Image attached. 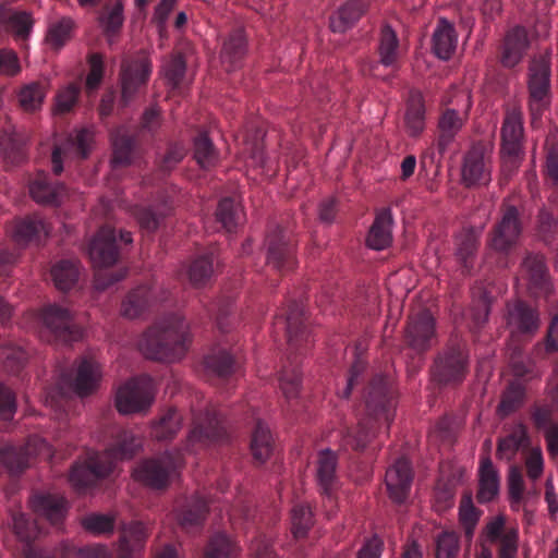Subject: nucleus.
Segmentation results:
<instances>
[{
	"label": "nucleus",
	"instance_id": "nucleus-57",
	"mask_svg": "<svg viewBox=\"0 0 558 558\" xmlns=\"http://www.w3.org/2000/svg\"><path fill=\"white\" fill-rule=\"evenodd\" d=\"M194 158L204 169L214 166L218 159L214 144L206 133H201L194 140Z\"/></svg>",
	"mask_w": 558,
	"mask_h": 558
},
{
	"label": "nucleus",
	"instance_id": "nucleus-2",
	"mask_svg": "<svg viewBox=\"0 0 558 558\" xmlns=\"http://www.w3.org/2000/svg\"><path fill=\"white\" fill-rule=\"evenodd\" d=\"M191 326L181 314H169L149 327L138 341L147 359L172 363L180 361L192 343Z\"/></svg>",
	"mask_w": 558,
	"mask_h": 558
},
{
	"label": "nucleus",
	"instance_id": "nucleus-43",
	"mask_svg": "<svg viewBox=\"0 0 558 558\" xmlns=\"http://www.w3.org/2000/svg\"><path fill=\"white\" fill-rule=\"evenodd\" d=\"M251 452L255 461L264 463L267 461L274 449V439L269 427L262 421H257L252 433Z\"/></svg>",
	"mask_w": 558,
	"mask_h": 558
},
{
	"label": "nucleus",
	"instance_id": "nucleus-20",
	"mask_svg": "<svg viewBox=\"0 0 558 558\" xmlns=\"http://www.w3.org/2000/svg\"><path fill=\"white\" fill-rule=\"evenodd\" d=\"M413 483V469L409 460L399 458L391 464L385 475L389 498L396 504H403L409 497Z\"/></svg>",
	"mask_w": 558,
	"mask_h": 558
},
{
	"label": "nucleus",
	"instance_id": "nucleus-36",
	"mask_svg": "<svg viewBox=\"0 0 558 558\" xmlns=\"http://www.w3.org/2000/svg\"><path fill=\"white\" fill-rule=\"evenodd\" d=\"M156 298L153 289L147 286H140L131 290L121 305L123 317L134 319L141 317L155 303Z\"/></svg>",
	"mask_w": 558,
	"mask_h": 558
},
{
	"label": "nucleus",
	"instance_id": "nucleus-33",
	"mask_svg": "<svg viewBox=\"0 0 558 558\" xmlns=\"http://www.w3.org/2000/svg\"><path fill=\"white\" fill-rule=\"evenodd\" d=\"M247 51V41L242 28L232 31L225 39L220 52L222 63L227 71H233L242 64Z\"/></svg>",
	"mask_w": 558,
	"mask_h": 558
},
{
	"label": "nucleus",
	"instance_id": "nucleus-35",
	"mask_svg": "<svg viewBox=\"0 0 558 558\" xmlns=\"http://www.w3.org/2000/svg\"><path fill=\"white\" fill-rule=\"evenodd\" d=\"M368 0H348L330 16V28L333 33H344L351 28L365 13Z\"/></svg>",
	"mask_w": 558,
	"mask_h": 558
},
{
	"label": "nucleus",
	"instance_id": "nucleus-62",
	"mask_svg": "<svg viewBox=\"0 0 558 558\" xmlns=\"http://www.w3.org/2000/svg\"><path fill=\"white\" fill-rule=\"evenodd\" d=\"M80 92L81 87L75 83L62 87L56 95L53 112L64 114L71 111L78 99Z\"/></svg>",
	"mask_w": 558,
	"mask_h": 558
},
{
	"label": "nucleus",
	"instance_id": "nucleus-39",
	"mask_svg": "<svg viewBox=\"0 0 558 558\" xmlns=\"http://www.w3.org/2000/svg\"><path fill=\"white\" fill-rule=\"evenodd\" d=\"M48 94V83L34 81L24 84L17 92L20 107L26 112H36L41 109Z\"/></svg>",
	"mask_w": 558,
	"mask_h": 558
},
{
	"label": "nucleus",
	"instance_id": "nucleus-58",
	"mask_svg": "<svg viewBox=\"0 0 558 558\" xmlns=\"http://www.w3.org/2000/svg\"><path fill=\"white\" fill-rule=\"evenodd\" d=\"M522 267L529 274L532 284L548 290L546 265L542 255L527 254L522 262Z\"/></svg>",
	"mask_w": 558,
	"mask_h": 558
},
{
	"label": "nucleus",
	"instance_id": "nucleus-53",
	"mask_svg": "<svg viewBox=\"0 0 558 558\" xmlns=\"http://www.w3.org/2000/svg\"><path fill=\"white\" fill-rule=\"evenodd\" d=\"M480 517L481 512L475 508L472 495L464 494L459 506V522L464 529L466 537H473Z\"/></svg>",
	"mask_w": 558,
	"mask_h": 558
},
{
	"label": "nucleus",
	"instance_id": "nucleus-64",
	"mask_svg": "<svg viewBox=\"0 0 558 558\" xmlns=\"http://www.w3.org/2000/svg\"><path fill=\"white\" fill-rule=\"evenodd\" d=\"M62 558H111V555L105 545H93L83 548L65 545L62 549Z\"/></svg>",
	"mask_w": 558,
	"mask_h": 558
},
{
	"label": "nucleus",
	"instance_id": "nucleus-41",
	"mask_svg": "<svg viewBox=\"0 0 558 558\" xmlns=\"http://www.w3.org/2000/svg\"><path fill=\"white\" fill-rule=\"evenodd\" d=\"M480 232L469 228L460 232L456 239V255L464 269L470 272L478 247Z\"/></svg>",
	"mask_w": 558,
	"mask_h": 558
},
{
	"label": "nucleus",
	"instance_id": "nucleus-14",
	"mask_svg": "<svg viewBox=\"0 0 558 558\" xmlns=\"http://www.w3.org/2000/svg\"><path fill=\"white\" fill-rule=\"evenodd\" d=\"M44 326L63 342L77 341L82 338V329L74 324L72 313L60 305L49 304L40 312Z\"/></svg>",
	"mask_w": 558,
	"mask_h": 558
},
{
	"label": "nucleus",
	"instance_id": "nucleus-12",
	"mask_svg": "<svg viewBox=\"0 0 558 558\" xmlns=\"http://www.w3.org/2000/svg\"><path fill=\"white\" fill-rule=\"evenodd\" d=\"M95 144L94 128H82L70 134L52 151V171L59 175L63 171V159H86Z\"/></svg>",
	"mask_w": 558,
	"mask_h": 558
},
{
	"label": "nucleus",
	"instance_id": "nucleus-8",
	"mask_svg": "<svg viewBox=\"0 0 558 558\" xmlns=\"http://www.w3.org/2000/svg\"><path fill=\"white\" fill-rule=\"evenodd\" d=\"M551 70L548 59H533L529 66V106L533 117L541 116L551 101Z\"/></svg>",
	"mask_w": 558,
	"mask_h": 558
},
{
	"label": "nucleus",
	"instance_id": "nucleus-60",
	"mask_svg": "<svg viewBox=\"0 0 558 558\" xmlns=\"http://www.w3.org/2000/svg\"><path fill=\"white\" fill-rule=\"evenodd\" d=\"M292 533L294 537H304L313 525V512L306 505H296L291 511Z\"/></svg>",
	"mask_w": 558,
	"mask_h": 558
},
{
	"label": "nucleus",
	"instance_id": "nucleus-46",
	"mask_svg": "<svg viewBox=\"0 0 558 558\" xmlns=\"http://www.w3.org/2000/svg\"><path fill=\"white\" fill-rule=\"evenodd\" d=\"M214 274V255L207 253L192 260L187 268L190 283L194 288L204 287Z\"/></svg>",
	"mask_w": 558,
	"mask_h": 558
},
{
	"label": "nucleus",
	"instance_id": "nucleus-55",
	"mask_svg": "<svg viewBox=\"0 0 558 558\" xmlns=\"http://www.w3.org/2000/svg\"><path fill=\"white\" fill-rule=\"evenodd\" d=\"M241 211L232 198L226 197L219 202L216 217L228 232H232L241 221Z\"/></svg>",
	"mask_w": 558,
	"mask_h": 558
},
{
	"label": "nucleus",
	"instance_id": "nucleus-30",
	"mask_svg": "<svg viewBox=\"0 0 558 558\" xmlns=\"http://www.w3.org/2000/svg\"><path fill=\"white\" fill-rule=\"evenodd\" d=\"M392 225L393 218L390 208H381L377 211L366 238L367 246L375 251L388 247L392 242Z\"/></svg>",
	"mask_w": 558,
	"mask_h": 558
},
{
	"label": "nucleus",
	"instance_id": "nucleus-19",
	"mask_svg": "<svg viewBox=\"0 0 558 558\" xmlns=\"http://www.w3.org/2000/svg\"><path fill=\"white\" fill-rule=\"evenodd\" d=\"M151 73V63L146 57H140L135 60L123 62L120 81L121 98L123 104L129 105L140 87L149 78Z\"/></svg>",
	"mask_w": 558,
	"mask_h": 558
},
{
	"label": "nucleus",
	"instance_id": "nucleus-26",
	"mask_svg": "<svg viewBox=\"0 0 558 558\" xmlns=\"http://www.w3.org/2000/svg\"><path fill=\"white\" fill-rule=\"evenodd\" d=\"M304 308L300 303H292L286 315L276 316L275 325L286 330L288 342L296 348L302 341H308L310 332L305 324Z\"/></svg>",
	"mask_w": 558,
	"mask_h": 558
},
{
	"label": "nucleus",
	"instance_id": "nucleus-51",
	"mask_svg": "<svg viewBox=\"0 0 558 558\" xmlns=\"http://www.w3.org/2000/svg\"><path fill=\"white\" fill-rule=\"evenodd\" d=\"M525 387L517 381L509 384L501 396V400L497 408V413L501 417H506L518 410L524 402Z\"/></svg>",
	"mask_w": 558,
	"mask_h": 558
},
{
	"label": "nucleus",
	"instance_id": "nucleus-54",
	"mask_svg": "<svg viewBox=\"0 0 558 558\" xmlns=\"http://www.w3.org/2000/svg\"><path fill=\"white\" fill-rule=\"evenodd\" d=\"M169 206L165 203L162 208L153 209L151 207L135 206L133 216L136 218L141 229L147 232H154L159 227L161 219L167 215Z\"/></svg>",
	"mask_w": 558,
	"mask_h": 558
},
{
	"label": "nucleus",
	"instance_id": "nucleus-27",
	"mask_svg": "<svg viewBox=\"0 0 558 558\" xmlns=\"http://www.w3.org/2000/svg\"><path fill=\"white\" fill-rule=\"evenodd\" d=\"M507 310V325L512 333H533L538 329V313L526 303L517 301L508 304Z\"/></svg>",
	"mask_w": 558,
	"mask_h": 558
},
{
	"label": "nucleus",
	"instance_id": "nucleus-25",
	"mask_svg": "<svg viewBox=\"0 0 558 558\" xmlns=\"http://www.w3.org/2000/svg\"><path fill=\"white\" fill-rule=\"evenodd\" d=\"M29 506L33 511L51 524L57 525L63 521L68 512V501L59 494L35 493L29 498Z\"/></svg>",
	"mask_w": 558,
	"mask_h": 558
},
{
	"label": "nucleus",
	"instance_id": "nucleus-48",
	"mask_svg": "<svg viewBox=\"0 0 558 558\" xmlns=\"http://www.w3.org/2000/svg\"><path fill=\"white\" fill-rule=\"evenodd\" d=\"M209 509L208 501L196 496L193 497L186 507L178 515L179 522L185 530L202 525Z\"/></svg>",
	"mask_w": 558,
	"mask_h": 558
},
{
	"label": "nucleus",
	"instance_id": "nucleus-21",
	"mask_svg": "<svg viewBox=\"0 0 558 558\" xmlns=\"http://www.w3.org/2000/svg\"><path fill=\"white\" fill-rule=\"evenodd\" d=\"M101 377V367L97 362L88 359H82L77 365L75 378L72 380L68 373L61 372L60 384L62 386H71L77 396L85 397L97 389Z\"/></svg>",
	"mask_w": 558,
	"mask_h": 558
},
{
	"label": "nucleus",
	"instance_id": "nucleus-11",
	"mask_svg": "<svg viewBox=\"0 0 558 558\" xmlns=\"http://www.w3.org/2000/svg\"><path fill=\"white\" fill-rule=\"evenodd\" d=\"M44 456L51 458L50 445L40 437H31L25 446H4L0 448V464L12 475L22 473L29 466L31 458Z\"/></svg>",
	"mask_w": 558,
	"mask_h": 558
},
{
	"label": "nucleus",
	"instance_id": "nucleus-5",
	"mask_svg": "<svg viewBox=\"0 0 558 558\" xmlns=\"http://www.w3.org/2000/svg\"><path fill=\"white\" fill-rule=\"evenodd\" d=\"M523 113L519 108L506 112L501 126L502 172L511 175L520 166L523 155Z\"/></svg>",
	"mask_w": 558,
	"mask_h": 558
},
{
	"label": "nucleus",
	"instance_id": "nucleus-22",
	"mask_svg": "<svg viewBox=\"0 0 558 558\" xmlns=\"http://www.w3.org/2000/svg\"><path fill=\"white\" fill-rule=\"evenodd\" d=\"M461 180L468 187L487 184L492 180V166L483 149L472 147L463 157Z\"/></svg>",
	"mask_w": 558,
	"mask_h": 558
},
{
	"label": "nucleus",
	"instance_id": "nucleus-61",
	"mask_svg": "<svg viewBox=\"0 0 558 558\" xmlns=\"http://www.w3.org/2000/svg\"><path fill=\"white\" fill-rule=\"evenodd\" d=\"M116 518L111 514L92 513L82 519V526L94 535L112 533Z\"/></svg>",
	"mask_w": 558,
	"mask_h": 558
},
{
	"label": "nucleus",
	"instance_id": "nucleus-28",
	"mask_svg": "<svg viewBox=\"0 0 558 558\" xmlns=\"http://www.w3.org/2000/svg\"><path fill=\"white\" fill-rule=\"evenodd\" d=\"M34 26L32 14L0 5V33H12L16 40H26Z\"/></svg>",
	"mask_w": 558,
	"mask_h": 558
},
{
	"label": "nucleus",
	"instance_id": "nucleus-6",
	"mask_svg": "<svg viewBox=\"0 0 558 558\" xmlns=\"http://www.w3.org/2000/svg\"><path fill=\"white\" fill-rule=\"evenodd\" d=\"M155 393L151 377L148 375L132 377L117 390V410L124 415L145 412L151 407Z\"/></svg>",
	"mask_w": 558,
	"mask_h": 558
},
{
	"label": "nucleus",
	"instance_id": "nucleus-23",
	"mask_svg": "<svg viewBox=\"0 0 558 558\" xmlns=\"http://www.w3.org/2000/svg\"><path fill=\"white\" fill-rule=\"evenodd\" d=\"M529 47L530 39L526 28L519 25L510 28L501 45V65L507 69L518 65L523 60Z\"/></svg>",
	"mask_w": 558,
	"mask_h": 558
},
{
	"label": "nucleus",
	"instance_id": "nucleus-63",
	"mask_svg": "<svg viewBox=\"0 0 558 558\" xmlns=\"http://www.w3.org/2000/svg\"><path fill=\"white\" fill-rule=\"evenodd\" d=\"M124 21L123 3L117 0L111 8H106L99 16V23L105 33L114 34L122 26Z\"/></svg>",
	"mask_w": 558,
	"mask_h": 558
},
{
	"label": "nucleus",
	"instance_id": "nucleus-10",
	"mask_svg": "<svg viewBox=\"0 0 558 558\" xmlns=\"http://www.w3.org/2000/svg\"><path fill=\"white\" fill-rule=\"evenodd\" d=\"M500 213V219L490 233L488 244L492 250L507 254L519 242L522 221L518 207L512 204L504 202Z\"/></svg>",
	"mask_w": 558,
	"mask_h": 558
},
{
	"label": "nucleus",
	"instance_id": "nucleus-52",
	"mask_svg": "<svg viewBox=\"0 0 558 558\" xmlns=\"http://www.w3.org/2000/svg\"><path fill=\"white\" fill-rule=\"evenodd\" d=\"M74 27V21L71 17L63 16L52 22L48 26L46 41L54 49L62 48L71 37Z\"/></svg>",
	"mask_w": 558,
	"mask_h": 558
},
{
	"label": "nucleus",
	"instance_id": "nucleus-49",
	"mask_svg": "<svg viewBox=\"0 0 558 558\" xmlns=\"http://www.w3.org/2000/svg\"><path fill=\"white\" fill-rule=\"evenodd\" d=\"M182 427V415L177 409H169L158 422L153 425L151 435L157 440H170Z\"/></svg>",
	"mask_w": 558,
	"mask_h": 558
},
{
	"label": "nucleus",
	"instance_id": "nucleus-50",
	"mask_svg": "<svg viewBox=\"0 0 558 558\" xmlns=\"http://www.w3.org/2000/svg\"><path fill=\"white\" fill-rule=\"evenodd\" d=\"M78 264L71 260H61L51 268L54 286L60 291H69L78 279Z\"/></svg>",
	"mask_w": 558,
	"mask_h": 558
},
{
	"label": "nucleus",
	"instance_id": "nucleus-40",
	"mask_svg": "<svg viewBox=\"0 0 558 558\" xmlns=\"http://www.w3.org/2000/svg\"><path fill=\"white\" fill-rule=\"evenodd\" d=\"M338 459L333 451L324 449L317 460V482L325 495H330L336 483Z\"/></svg>",
	"mask_w": 558,
	"mask_h": 558
},
{
	"label": "nucleus",
	"instance_id": "nucleus-38",
	"mask_svg": "<svg viewBox=\"0 0 558 558\" xmlns=\"http://www.w3.org/2000/svg\"><path fill=\"white\" fill-rule=\"evenodd\" d=\"M530 437L524 424L518 423L513 430L500 438L497 444L496 457L507 462L512 461L521 448L527 447Z\"/></svg>",
	"mask_w": 558,
	"mask_h": 558
},
{
	"label": "nucleus",
	"instance_id": "nucleus-16",
	"mask_svg": "<svg viewBox=\"0 0 558 558\" xmlns=\"http://www.w3.org/2000/svg\"><path fill=\"white\" fill-rule=\"evenodd\" d=\"M111 472L112 463L105 462L99 452H93L85 462H77L73 465L69 481L76 492L82 493Z\"/></svg>",
	"mask_w": 558,
	"mask_h": 558
},
{
	"label": "nucleus",
	"instance_id": "nucleus-29",
	"mask_svg": "<svg viewBox=\"0 0 558 558\" xmlns=\"http://www.w3.org/2000/svg\"><path fill=\"white\" fill-rule=\"evenodd\" d=\"M29 194L37 204L59 206L66 196V189L62 183H52L46 173H39L29 184Z\"/></svg>",
	"mask_w": 558,
	"mask_h": 558
},
{
	"label": "nucleus",
	"instance_id": "nucleus-7",
	"mask_svg": "<svg viewBox=\"0 0 558 558\" xmlns=\"http://www.w3.org/2000/svg\"><path fill=\"white\" fill-rule=\"evenodd\" d=\"M225 440L227 430L222 418L215 411L193 412V427L183 450L193 453Z\"/></svg>",
	"mask_w": 558,
	"mask_h": 558
},
{
	"label": "nucleus",
	"instance_id": "nucleus-15",
	"mask_svg": "<svg viewBox=\"0 0 558 558\" xmlns=\"http://www.w3.org/2000/svg\"><path fill=\"white\" fill-rule=\"evenodd\" d=\"M142 439L132 430L114 426L110 428L107 448L99 456L105 462L110 461L113 469L118 461L132 459L142 449Z\"/></svg>",
	"mask_w": 558,
	"mask_h": 558
},
{
	"label": "nucleus",
	"instance_id": "nucleus-31",
	"mask_svg": "<svg viewBox=\"0 0 558 558\" xmlns=\"http://www.w3.org/2000/svg\"><path fill=\"white\" fill-rule=\"evenodd\" d=\"M500 490V476L489 457H483L478 468L477 501L487 504L493 501Z\"/></svg>",
	"mask_w": 558,
	"mask_h": 558
},
{
	"label": "nucleus",
	"instance_id": "nucleus-44",
	"mask_svg": "<svg viewBox=\"0 0 558 558\" xmlns=\"http://www.w3.org/2000/svg\"><path fill=\"white\" fill-rule=\"evenodd\" d=\"M240 546L225 533L213 535L205 549V558H240Z\"/></svg>",
	"mask_w": 558,
	"mask_h": 558
},
{
	"label": "nucleus",
	"instance_id": "nucleus-56",
	"mask_svg": "<svg viewBox=\"0 0 558 558\" xmlns=\"http://www.w3.org/2000/svg\"><path fill=\"white\" fill-rule=\"evenodd\" d=\"M302 385V376L298 365L284 366L279 375L280 389L288 400L299 396Z\"/></svg>",
	"mask_w": 558,
	"mask_h": 558
},
{
	"label": "nucleus",
	"instance_id": "nucleus-13",
	"mask_svg": "<svg viewBox=\"0 0 558 558\" xmlns=\"http://www.w3.org/2000/svg\"><path fill=\"white\" fill-rule=\"evenodd\" d=\"M469 369V354L461 344L447 348L435 360L433 377L439 384L461 383Z\"/></svg>",
	"mask_w": 558,
	"mask_h": 558
},
{
	"label": "nucleus",
	"instance_id": "nucleus-45",
	"mask_svg": "<svg viewBox=\"0 0 558 558\" xmlns=\"http://www.w3.org/2000/svg\"><path fill=\"white\" fill-rule=\"evenodd\" d=\"M111 143L113 149L111 158L112 167L116 168L129 165L131 162L134 140L125 134L123 128H119L111 133Z\"/></svg>",
	"mask_w": 558,
	"mask_h": 558
},
{
	"label": "nucleus",
	"instance_id": "nucleus-3",
	"mask_svg": "<svg viewBox=\"0 0 558 558\" xmlns=\"http://www.w3.org/2000/svg\"><path fill=\"white\" fill-rule=\"evenodd\" d=\"M88 255L93 266L97 269L94 278V287L97 291H104L125 278V269L109 276L102 270L114 265L119 258L117 234L113 228L102 227L99 229L89 243Z\"/></svg>",
	"mask_w": 558,
	"mask_h": 558
},
{
	"label": "nucleus",
	"instance_id": "nucleus-37",
	"mask_svg": "<svg viewBox=\"0 0 558 558\" xmlns=\"http://www.w3.org/2000/svg\"><path fill=\"white\" fill-rule=\"evenodd\" d=\"M426 108L418 90H411L407 100L404 123L410 136H418L425 129Z\"/></svg>",
	"mask_w": 558,
	"mask_h": 558
},
{
	"label": "nucleus",
	"instance_id": "nucleus-24",
	"mask_svg": "<svg viewBox=\"0 0 558 558\" xmlns=\"http://www.w3.org/2000/svg\"><path fill=\"white\" fill-rule=\"evenodd\" d=\"M148 537L147 526L141 521H132L121 525L118 542V558H140Z\"/></svg>",
	"mask_w": 558,
	"mask_h": 558
},
{
	"label": "nucleus",
	"instance_id": "nucleus-47",
	"mask_svg": "<svg viewBox=\"0 0 558 558\" xmlns=\"http://www.w3.org/2000/svg\"><path fill=\"white\" fill-rule=\"evenodd\" d=\"M205 369L218 377H227L234 371V360L225 349H213L204 357Z\"/></svg>",
	"mask_w": 558,
	"mask_h": 558
},
{
	"label": "nucleus",
	"instance_id": "nucleus-18",
	"mask_svg": "<svg viewBox=\"0 0 558 558\" xmlns=\"http://www.w3.org/2000/svg\"><path fill=\"white\" fill-rule=\"evenodd\" d=\"M267 264L278 271H288L295 266L294 244L284 234V231L277 227L266 238Z\"/></svg>",
	"mask_w": 558,
	"mask_h": 558
},
{
	"label": "nucleus",
	"instance_id": "nucleus-4",
	"mask_svg": "<svg viewBox=\"0 0 558 558\" xmlns=\"http://www.w3.org/2000/svg\"><path fill=\"white\" fill-rule=\"evenodd\" d=\"M184 464L181 450L166 451L158 457L143 460L133 470V478L153 489H162L178 475Z\"/></svg>",
	"mask_w": 558,
	"mask_h": 558
},
{
	"label": "nucleus",
	"instance_id": "nucleus-42",
	"mask_svg": "<svg viewBox=\"0 0 558 558\" xmlns=\"http://www.w3.org/2000/svg\"><path fill=\"white\" fill-rule=\"evenodd\" d=\"M379 63L396 69L399 59V38L390 25L381 28L378 44Z\"/></svg>",
	"mask_w": 558,
	"mask_h": 558
},
{
	"label": "nucleus",
	"instance_id": "nucleus-32",
	"mask_svg": "<svg viewBox=\"0 0 558 558\" xmlns=\"http://www.w3.org/2000/svg\"><path fill=\"white\" fill-rule=\"evenodd\" d=\"M458 45V34L453 24L448 20L439 19L432 38V50L440 60H449Z\"/></svg>",
	"mask_w": 558,
	"mask_h": 558
},
{
	"label": "nucleus",
	"instance_id": "nucleus-1",
	"mask_svg": "<svg viewBox=\"0 0 558 558\" xmlns=\"http://www.w3.org/2000/svg\"><path fill=\"white\" fill-rule=\"evenodd\" d=\"M366 416L356 429L348 430L342 438V446L353 450H363L375 436L380 425L388 429L395 420L397 397L388 378L376 376L367 388L365 396Z\"/></svg>",
	"mask_w": 558,
	"mask_h": 558
},
{
	"label": "nucleus",
	"instance_id": "nucleus-34",
	"mask_svg": "<svg viewBox=\"0 0 558 558\" xmlns=\"http://www.w3.org/2000/svg\"><path fill=\"white\" fill-rule=\"evenodd\" d=\"M46 222L37 215L15 220L11 226L12 239L21 245L48 236Z\"/></svg>",
	"mask_w": 558,
	"mask_h": 558
},
{
	"label": "nucleus",
	"instance_id": "nucleus-9",
	"mask_svg": "<svg viewBox=\"0 0 558 558\" xmlns=\"http://www.w3.org/2000/svg\"><path fill=\"white\" fill-rule=\"evenodd\" d=\"M460 105L459 108H446L438 118L437 149L444 155L448 147L454 142L456 136L465 124L469 111L472 107L471 95L468 92H458L456 95Z\"/></svg>",
	"mask_w": 558,
	"mask_h": 558
},
{
	"label": "nucleus",
	"instance_id": "nucleus-17",
	"mask_svg": "<svg viewBox=\"0 0 558 558\" xmlns=\"http://www.w3.org/2000/svg\"><path fill=\"white\" fill-rule=\"evenodd\" d=\"M435 325V318L427 310L411 315L405 329L408 344L417 352L427 351L436 338Z\"/></svg>",
	"mask_w": 558,
	"mask_h": 558
},
{
	"label": "nucleus",
	"instance_id": "nucleus-59",
	"mask_svg": "<svg viewBox=\"0 0 558 558\" xmlns=\"http://www.w3.org/2000/svg\"><path fill=\"white\" fill-rule=\"evenodd\" d=\"M435 545V558H457L460 550L459 535L454 531H444L437 536Z\"/></svg>",
	"mask_w": 558,
	"mask_h": 558
}]
</instances>
